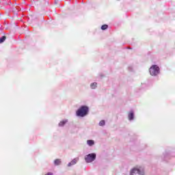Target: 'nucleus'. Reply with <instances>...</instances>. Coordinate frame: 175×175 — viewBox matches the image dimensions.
<instances>
[{
	"mask_svg": "<svg viewBox=\"0 0 175 175\" xmlns=\"http://www.w3.org/2000/svg\"><path fill=\"white\" fill-rule=\"evenodd\" d=\"M89 108L87 106L81 107L76 112L78 117H85L88 114Z\"/></svg>",
	"mask_w": 175,
	"mask_h": 175,
	"instance_id": "nucleus-1",
	"label": "nucleus"
},
{
	"mask_svg": "<svg viewBox=\"0 0 175 175\" xmlns=\"http://www.w3.org/2000/svg\"><path fill=\"white\" fill-rule=\"evenodd\" d=\"M151 76H158L159 75V67L157 65H152L149 69Z\"/></svg>",
	"mask_w": 175,
	"mask_h": 175,
	"instance_id": "nucleus-2",
	"label": "nucleus"
},
{
	"mask_svg": "<svg viewBox=\"0 0 175 175\" xmlns=\"http://www.w3.org/2000/svg\"><path fill=\"white\" fill-rule=\"evenodd\" d=\"M96 159V154L95 153H91L85 157V160L87 163H91L94 162V160Z\"/></svg>",
	"mask_w": 175,
	"mask_h": 175,
	"instance_id": "nucleus-3",
	"label": "nucleus"
},
{
	"mask_svg": "<svg viewBox=\"0 0 175 175\" xmlns=\"http://www.w3.org/2000/svg\"><path fill=\"white\" fill-rule=\"evenodd\" d=\"M131 175H143L142 171L137 167H134L131 170Z\"/></svg>",
	"mask_w": 175,
	"mask_h": 175,
	"instance_id": "nucleus-4",
	"label": "nucleus"
},
{
	"mask_svg": "<svg viewBox=\"0 0 175 175\" xmlns=\"http://www.w3.org/2000/svg\"><path fill=\"white\" fill-rule=\"evenodd\" d=\"M79 161V158L74 159L71 162L68 164V167L73 166V165H76L77 161Z\"/></svg>",
	"mask_w": 175,
	"mask_h": 175,
	"instance_id": "nucleus-5",
	"label": "nucleus"
},
{
	"mask_svg": "<svg viewBox=\"0 0 175 175\" xmlns=\"http://www.w3.org/2000/svg\"><path fill=\"white\" fill-rule=\"evenodd\" d=\"M54 163H55V166H58V165H61V159H56L54 161Z\"/></svg>",
	"mask_w": 175,
	"mask_h": 175,
	"instance_id": "nucleus-6",
	"label": "nucleus"
},
{
	"mask_svg": "<svg viewBox=\"0 0 175 175\" xmlns=\"http://www.w3.org/2000/svg\"><path fill=\"white\" fill-rule=\"evenodd\" d=\"M87 143L88 146H94V144H95V142H94V140H91V139L88 140Z\"/></svg>",
	"mask_w": 175,
	"mask_h": 175,
	"instance_id": "nucleus-7",
	"label": "nucleus"
},
{
	"mask_svg": "<svg viewBox=\"0 0 175 175\" xmlns=\"http://www.w3.org/2000/svg\"><path fill=\"white\" fill-rule=\"evenodd\" d=\"M68 122V120H63L59 123V126H64L65 124Z\"/></svg>",
	"mask_w": 175,
	"mask_h": 175,
	"instance_id": "nucleus-8",
	"label": "nucleus"
},
{
	"mask_svg": "<svg viewBox=\"0 0 175 175\" xmlns=\"http://www.w3.org/2000/svg\"><path fill=\"white\" fill-rule=\"evenodd\" d=\"M96 85H97V83L94 82L90 85V87L92 90H95V88H96Z\"/></svg>",
	"mask_w": 175,
	"mask_h": 175,
	"instance_id": "nucleus-9",
	"label": "nucleus"
},
{
	"mask_svg": "<svg viewBox=\"0 0 175 175\" xmlns=\"http://www.w3.org/2000/svg\"><path fill=\"white\" fill-rule=\"evenodd\" d=\"M107 28H109V25H103L101 26V29L103 31H105V29H107Z\"/></svg>",
	"mask_w": 175,
	"mask_h": 175,
	"instance_id": "nucleus-10",
	"label": "nucleus"
},
{
	"mask_svg": "<svg viewBox=\"0 0 175 175\" xmlns=\"http://www.w3.org/2000/svg\"><path fill=\"white\" fill-rule=\"evenodd\" d=\"M5 40H6V36H2L0 38V43H3V42H5Z\"/></svg>",
	"mask_w": 175,
	"mask_h": 175,
	"instance_id": "nucleus-11",
	"label": "nucleus"
},
{
	"mask_svg": "<svg viewBox=\"0 0 175 175\" xmlns=\"http://www.w3.org/2000/svg\"><path fill=\"white\" fill-rule=\"evenodd\" d=\"M129 120H133V112H131V113L129 114Z\"/></svg>",
	"mask_w": 175,
	"mask_h": 175,
	"instance_id": "nucleus-12",
	"label": "nucleus"
},
{
	"mask_svg": "<svg viewBox=\"0 0 175 175\" xmlns=\"http://www.w3.org/2000/svg\"><path fill=\"white\" fill-rule=\"evenodd\" d=\"M103 125H105V120H101V121L99 122V126H103Z\"/></svg>",
	"mask_w": 175,
	"mask_h": 175,
	"instance_id": "nucleus-13",
	"label": "nucleus"
},
{
	"mask_svg": "<svg viewBox=\"0 0 175 175\" xmlns=\"http://www.w3.org/2000/svg\"><path fill=\"white\" fill-rule=\"evenodd\" d=\"M45 175H53V173H51V172H48L46 174H45Z\"/></svg>",
	"mask_w": 175,
	"mask_h": 175,
	"instance_id": "nucleus-14",
	"label": "nucleus"
}]
</instances>
